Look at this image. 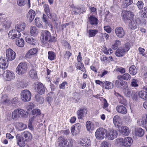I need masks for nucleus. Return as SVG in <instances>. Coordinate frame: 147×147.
<instances>
[{
    "label": "nucleus",
    "instance_id": "obj_1",
    "mask_svg": "<svg viewBox=\"0 0 147 147\" xmlns=\"http://www.w3.org/2000/svg\"><path fill=\"white\" fill-rule=\"evenodd\" d=\"M40 38L42 42L47 47H49L52 42L56 41L55 37L51 36L50 32L47 30L42 31Z\"/></svg>",
    "mask_w": 147,
    "mask_h": 147
},
{
    "label": "nucleus",
    "instance_id": "obj_2",
    "mask_svg": "<svg viewBox=\"0 0 147 147\" xmlns=\"http://www.w3.org/2000/svg\"><path fill=\"white\" fill-rule=\"evenodd\" d=\"M28 65L26 63H21L18 65L16 69V72L20 75H22L27 71Z\"/></svg>",
    "mask_w": 147,
    "mask_h": 147
},
{
    "label": "nucleus",
    "instance_id": "obj_3",
    "mask_svg": "<svg viewBox=\"0 0 147 147\" xmlns=\"http://www.w3.org/2000/svg\"><path fill=\"white\" fill-rule=\"evenodd\" d=\"M26 111L21 109H16L12 112L11 117L13 119H17L20 117H25Z\"/></svg>",
    "mask_w": 147,
    "mask_h": 147
},
{
    "label": "nucleus",
    "instance_id": "obj_4",
    "mask_svg": "<svg viewBox=\"0 0 147 147\" xmlns=\"http://www.w3.org/2000/svg\"><path fill=\"white\" fill-rule=\"evenodd\" d=\"M107 130L102 127L98 128L95 133L96 138L98 140H102L105 138V134H107Z\"/></svg>",
    "mask_w": 147,
    "mask_h": 147
},
{
    "label": "nucleus",
    "instance_id": "obj_5",
    "mask_svg": "<svg viewBox=\"0 0 147 147\" xmlns=\"http://www.w3.org/2000/svg\"><path fill=\"white\" fill-rule=\"evenodd\" d=\"M21 96L22 100L24 102H27L30 100L31 94L29 90H24L21 92Z\"/></svg>",
    "mask_w": 147,
    "mask_h": 147
},
{
    "label": "nucleus",
    "instance_id": "obj_6",
    "mask_svg": "<svg viewBox=\"0 0 147 147\" xmlns=\"http://www.w3.org/2000/svg\"><path fill=\"white\" fill-rule=\"evenodd\" d=\"M34 88L40 94L45 93V88L40 82H37L34 84Z\"/></svg>",
    "mask_w": 147,
    "mask_h": 147
},
{
    "label": "nucleus",
    "instance_id": "obj_7",
    "mask_svg": "<svg viewBox=\"0 0 147 147\" xmlns=\"http://www.w3.org/2000/svg\"><path fill=\"white\" fill-rule=\"evenodd\" d=\"M118 135L117 131L115 130H110L106 134V137L109 140H112L116 138Z\"/></svg>",
    "mask_w": 147,
    "mask_h": 147
},
{
    "label": "nucleus",
    "instance_id": "obj_8",
    "mask_svg": "<svg viewBox=\"0 0 147 147\" xmlns=\"http://www.w3.org/2000/svg\"><path fill=\"white\" fill-rule=\"evenodd\" d=\"M123 14V19L125 22L127 20L132 19L134 17L133 13L129 11H124Z\"/></svg>",
    "mask_w": 147,
    "mask_h": 147
},
{
    "label": "nucleus",
    "instance_id": "obj_9",
    "mask_svg": "<svg viewBox=\"0 0 147 147\" xmlns=\"http://www.w3.org/2000/svg\"><path fill=\"white\" fill-rule=\"evenodd\" d=\"M6 57L7 61H12L15 58L16 54L11 49H9L6 50Z\"/></svg>",
    "mask_w": 147,
    "mask_h": 147
},
{
    "label": "nucleus",
    "instance_id": "obj_10",
    "mask_svg": "<svg viewBox=\"0 0 147 147\" xmlns=\"http://www.w3.org/2000/svg\"><path fill=\"white\" fill-rule=\"evenodd\" d=\"M115 32L117 36L121 38H123L125 34L124 30L120 26L117 27L115 28Z\"/></svg>",
    "mask_w": 147,
    "mask_h": 147
},
{
    "label": "nucleus",
    "instance_id": "obj_11",
    "mask_svg": "<svg viewBox=\"0 0 147 147\" xmlns=\"http://www.w3.org/2000/svg\"><path fill=\"white\" fill-rule=\"evenodd\" d=\"M8 35L11 39H13L15 38H19L21 36V34L16 30L13 29L9 32Z\"/></svg>",
    "mask_w": 147,
    "mask_h": 147
},
{
    "label": "nucleus",
    "instance_id": "obj_12",
    "mask_svg": "<svg viewBox=\"0 0 147 147\" xmlns=\"http://www.w3.org/2000/svg\"><path fill=\"white\" fill-rule=\"evenodd\" d=\"M122 79H119L116 80L115 85L117 88H121L122 87L124 88H127L128 84L127 83L122 80Z\"/></svg>",
    "mask_w": 147,
    "mask_h": 147
},
{
    "label": "nucleus",
    "instance_id": "obj_13",
    "mask_svg": "<svg viewBox=\"0 0 147 147\" xmlns=\"http://www.w3.org/2000/svg\"><path fill=\"white\" fill-rule=\"evenodd\" d=\"M80 124L79 123H77L72 126L71 130L72 134L74 135L78 134L80 132Z\"/></svg>",
    "mask_w": 147,
    "mask_h": 147
},
{
    "label": "nucleus",
    "instance_id": "obj_14",
    "mask_svg": "<svg viewBox=\"0 0 147 147\" xmlns=\"http://www.w3.org/2000/svg\"><path fill=\"white\" fill-rule=\"evenodd\" d=\"M87 112V111L86 108L82 107L77 112L78 118L82 119V117L86 115Z\"/></svg>",
    "mask_w": 147,
    "mask_h": 147
},
{
    "label": "nucleus",
    "instance_id": "obj_15",
    "mask_svg": "<svg viewBox=\"0 0 147 147\" xmlns=\"http://www.w3.org/2000/svg\"><path fill=\"white\" fill-rule=\"evenodd\" d=\"M139 97L145 100H147V87H144L143 90H141L138 93Z\"/></svg>",
    "mask_w": 147,
    "mask_h": 147
},
{
    "label": "nucleus",
    "instance_id": "obj_16",
    "mask_svg": "<svg viewBox=\"0 0 147 147\" xmlns=\"http://www.w3.org/2000/svg\"><path fill=\"white\" fill-rule=\"evenodd\" d=\"M4 76H5L6 80L7 81H10L14 78V74L11 71L7 70L5 73L4 74Z\"/></svg>",
    "mask_w": 147,
    "mask_h": 147
},
{
    "label": "nucleus",
    "instance_id": "obj_17",
    "mask_svg": "<svg viewBox=\"0 0 147 147\" xmlns=\"http://www.w3.org/2000/svg\"><path fill=\"white\" fill-rule=\"evenodd\" d=\"M79 144L83 146L87 147L91 144V141L90 139L86 138L80 139L79 141Z\"/></svg>",
    "mask_w": 147,
    "mask_h": 147
},
{
    "label": "nucleus",
    "instance_id": "obj_18",
    "mask_svg": "<svg viewBox=\"0 0 147 147\" xmlns=\"http://www.w3.org/2000/svg\"><path fill=\"white\" fill-rule=\"evenodd\" d=\"M116 111L119 113L123 114H125L127 113V110L126 108L124 106L121 105H118L116 107Z\"/></svg>",
    "mask_w": 147,
    "mask_h": 147
},
{
    "label": "nucleus",
    "instance_id": "obj_19",
    "mask_svg": "<svg viewBox=\"0 0 147 147\" xmlns=\"http://www.w3.org/2000/svg\"><path fill=\"white\" fill-rule=\"evenodd\" d=\"M98 19L94 16L91 15L88 18V23L92 25H96L98 24Z\"/></svg>",
    "mask_w": 147,
    "mask_h": 147
},
{
    "label": "nucleus",
    "instance_id": "obj_20",
    "mask_svg": "<svg viewBox=\"0 0 147 147\" xmlns=\"http://www.w3.org/2000/svg\"><path fill=\"white\" fill-rule=\"evenodd\" d=\"M35 15V11L32 9H30L27 14V19L30 22H31L34 20Z\"/></svg>",
    "mask_w": 147,
    "mask_h": 147
},
{
    "label": "nucleus",
    "instance_id": "obj_21",
    "mask_svg": "<svg viewBox=\"0 0 147 147\" xmlns=\"http://www.w3.org/2000/svg\"><path fill=\"white\" fill-rule=\"evenodd\" d=\"M26 27V24L24 22H21L16 25L15 27L16 30L20 32L23 31Z\"/></svg>",
    "mask_w": 147,
    "mask_h": 147
},
{
    "label": "nucleus",
    "instance_id": "obj_22",
    "mask_svg": "<svg viewBox=\"0 0 147 147\" xmlns=\"http://www.w3.org/2000/svg\"><path fill=\"white\" fill-rule=\"evenodd\" d=\"M38 52V49L36 48H33L30 50L26 54L27 58H31L32 55H36Z\"/></svg>",
    "mask_w": 147,
    "mask_h": 147
},
{
    "label": "nucleus",
    "instance_id": "obj_23",
    "mask_svg": "<svg viewBox=\"0 0 147 147\" xmlns=\"http://www.w3.org/2000/svg\"><path fill=\"white\" fill-rule=\"evenodd\" d=\"M4 20L2 24V26L5 29H8L11 26V21L9 19L5 18H4Z\"/></svg>",
    "mask_w": 147,
    "mask_h": 147
},
{
    "label": "nucleus",
    "instance_id": "obj_24",
    "mask_svg": "<svg viewBox=\"0 0 147 147\" xmlns=\"http://www.w3.org/2000/svg\"><path fill=\"white\" fill-rule=\"evenodd\" d=\"M117 78L119 79H122L127 81L130 80L131 76L128 73H125L123 75L118 76Z\"/></svg>",
    "mask_w": 147,
    "mask_h": 147
},
{
    "label": "nucleus",
    "instance_id": "obj_25",
    "mask_svg": "<svg viewBox=\"0 0 147 147\" xmlns=\"http://www.w3.org/2000/svg\"><path fill=\"white\" fill-rule=\"evenodd\" d=\"M132 142V140L131 137H126L124 139L123 145L126 147L129 146H131Z\"/></svg>",
    "mask_w": 147,
    "mask_h": 147
},
{
    "label": "nucleus",
    "instance_id": "obj_26",
    "mask_svg": "<svg viewBox=\"0 0 147 147\" xmlns=\"http://www.w3.org/2000/svg\"><path fill=\"white\" fill-rule=\"evenodd\" d=\"M119 131L123 135L125 136L128 135L130 133L129 128L126 126L121 127Z\"/></svg>",
    "mask_w": 147,
    "mask_h": 147
},
{
    "label": "nucleus",
    "instance_id": "obj_27",
    "mask_svg": "<svg viewBox=\"0 0 147 147\" xmlns=\"http://www.w3.org/2000/svg\"><path fill=\"white\" fill-rule=\"evenodd\" d=\"M126 52L122 48L118 49L115 53L116 55L119 57H121L123 56Z\"/></svg>",
    "mask_w": 147,
    "mask_h": 147
},
{
    "label": "nucleus",
    "instance_id": "obj_28",
    "mask_svg": "<svg viewBox=\"0 0 147 147\" xmlns=\"http://www.w3.org/2000/svg\"><path fill=\"white\" fill-rule=\"evenodd\" d=\"M103 87L105 88V89H112L113 87V84L111 82L105 81H104V83L103 84Z\"/></svg>",
    "mask_w": 147,
    "mask_h": 147
},
{
    "label": "nucleus",
    "instance_id": "obj_29",
    "mask_svg": "<svg viewBox=\"0 0 147 147\" xmlns=\"http://www.w3.org/2000/svg\"><path fill=\"white\" fill-rule=\"evenodd\" d=\"M27 3L28 4L30 7V0H18L17 4L20 6H23Z\"/></svg>",
    "mask_w": 147,
    "mask_h": 147
},
{
    "label": "nucleus",
    "instance_id": "obj_30",
    "mask_svg": "<svg viewBox=\"0 0 147 147\" xmlns=\"http://www.w3.org/2000/svg\"><path fill=\"white\" fill-rule=\"evenodd\" d=\"M23 136L25 139V140L30 141L32 138V135L30 132L28 131H24L23 134Z\"/></svg>",
    "mask_w": 147,
    "mask_h": 147
},
{
    "label": "nucleus",
    "instance_id": "obj_31",
    "mask_svg": "<svg viewBox=\"0 0 147 147\" xmlns=\"http://www.w3.org/2000/svg\"><path fill=\"white\" fill-rule=\"evenodd\" d=\"M138 20H131L129 22V26L130 28L131 29H136L138 26L137 21Z\"/></svg>",
    "mask_w": 147,
    "mask_h": 147
},
{
    "label": "nucleus",
    "instance_id": "obj_32",
    "mask_svg": "<svg viewBox=\"0 0 147 147\" xmlns=\"http://www.w3.org/2000/svg\"><path fill=\"white\" fill-rule=\"evenodd\" d=\"M58 140L59 143L58 147H64L66 143L65 142V139L62 136H60Z\"/></svg>",
    "mask_w": 147,
    "mask_h": 147
},
{
    "label": "nucleus",
    "instance_id": "obj_33",
    "mask_svg": "<svg viewBox=\"0 0 147 147\" xmlns=\"http://www.w3.org/2000/svg\"><path fill=\"white\" fill-rule=\"evenodd\" d=\"M7 67L6 61L3 58L0 59V68L3 69H5Z\"/></svg>",
    "mask_w": 147,
    "mask_h": 147
},
{
    "label": "nucleus",
    "instance_id": "obj_34",
    "mask_svg": "<svg viewBox=\"0 0 147 147\" xmlns=\"http://www.w3.org/2000/svg\"><path fill=\"white\" fill-rule=\"evenodd\" d=\"M135 134L136 136L142 137L144 134V130L141 128H137L136 129Z\"/></svg>",
    "mask_w": 147,
    "mask_h": 147
},
{
    "label": "nucleus",
    "instance_id": "obj_35",
    "mask_svg": "<svg viewBox=\"0 0 147 147\" xmlns=\"http://www.w3.org/2000/svg\"><path fill=\"white\" fill-rule=\"evenodd\" d=\"M44 10L47 13L48 17L49 18L52 17L51 14L50 13V11L49 5L47 4H45L44 5Z\"/></svg>",
    "mask_w": 147,
    "mask_h": 147
},
{
    "label": "nucleus",
    "instance_id": "obj_36",
    "mask_svg": "<svg viewBox=\"0 0 147 147\" xmlns=\"http://www.w3.org/2000/svg\"><path fill=\"white\" fill-rule=\"evenodd\" d=\"M123 91L124 93L126 96L130 97L131 96H132L133 93L132 90L126 88H124Z\"/></svg>",
    "mask_w": 147,
    "mask_h": 147
},
{
    "label": "nucleus",
    "instance_id": "obj_37",
    "mask_svg": "<svg viewBox=\"0 0 147 147\" xmlns=\"http://www.w3.org/2000/svg\"><path fill=\"white\" fill-rule=\"evenodd\" d=\"M26 41L28 43L33 45H35L36 42V40L32 37H26Z\"/></svg>",
    "mask_w": 147,
    "mask_h": 147
},
{
    "label": "nucleus",
    "instance_id": "obj_38",
    "mask_svg": "<svg viewBox=\"0 0 147 147\" xmlns=\"http://www.w3.org/2000/svg\"><path fill=\"white\" fill-rule=\"evenodd\" d=\"M129 71L130 74L133 75H135L137 74V69L134 65L131 66L129 68Z\"/></svg>",
    "mask_w": 147,
    "mask_h": 147
},
{
    "label": "nucleus",
    "instance_id": "obj_39",
    "mask_svg": "<svg viewBox=\"0 0 147 147\" xmlns=\"http://www.w3.org/2000/svg\"><path fill=\"white\" fill-rule=\"evenodd\" d=\"M16 45L20 47H23L24 45V40L22 38H18L16 40Z\"/></svg>",
    "mask_w": 147,
    "mask_h": 147
},
{
    "label": "nucleus",
    "instance_id": "obj_40",
    "mask_svg": "<svg viewBox=\"0 0 147 147\" xmlns=\"http://www.w3.org/2000/svg\"><path fill=\"white\" fill-rule=\"evenodd\" d=\"M77 69L80 70L84 72H85L86 71L84 66V64L81 62H78L77 64H76Z\"/></svg>",
    "mask_w": 147,
    "mask_h": 147
},
{
    "label": "nucleus",
    "instance_id": "obj_41",
    "mask_svg": "<svg viewBox=\"0 0 147 147\" xmlns=\"http://www.w3.org/2000/svg\"><path fill=\"white\" fill-rule=\"evenodd\" d=\"M38 33V31L36 28L33 26H31L30 27V34L32 36H35Z\"/></svg>",
    "mask_w": 147,
    "mask_h": 147
},
{
    "label": "nucleus",
    "instance_id": "obj_42",
    "mask_svg": "<svg viewBox=\"0 0 147 147\" xmlns=\"http://www.w3.org/2000/svg\"><path fill=\"white\" fill-rule=\"evenodd\" d=\"M29 75L30 77L32 79L35 78L37 77V73L36 71L33 69H32L30 70Z\"/></svg>",
    "mask_w": 147,
    "mask_h": 147
},
{
    "label": "nucleus",
    "instance_id": "obj_43",
    "mask_svg": "<svg viewBox=\"0 0 147 147\" xmlns=\"http://www.w3.org/2000/svg\"><path fill=\"white\" fill-rule=\"evenodd\" d=\"M134 0H125L123 1V7L126 8L128 6L132 4Z\"/></svg>",
    "mask_w": 147,
    "mask_h": 147
},
{
    "label": "nucleus",
    "instance_id": "obj_44",
    "mask_svg": "<svg viewBox=\"0 0 147 147\" xmlns=\"http://www.w3.org/2000/svg\"><path fill=\"white\" fill-rule=\"evenodd\" d=\"M32 113L34 116L32 118H33V119L34 118V119L36 116L40 114V110L38 109H33L32 111Z\"/></svg>",
    "mask_w": 147,
    "mask_h": 147
},
{
    "label": "nucleus",
    "instance_id": "obj_45",
    "mask_svg": "<svg viewBox=\"0 0 147 147\" xmlns=\"http://www.w3.org/2000/svg\"><path fill=\"white\" fill-rule=\"evenodd\" d=\"M35 97L38 103L42 104L44 102V100L43 97L38 94L36 95Z\"/></svg>",
    "mask_w": 147,
    "mask_h": 147
},
{
    "label": "nucleus",
    "instance_id": "obj_46",
    "mask_svg": "<svg viewBox=\"0 0 147 147\" xmlns=\"http://www.w3.org/2000/svg\"><path fill=\"white\" fill-rule=\"evenodd\" d=\"M86 126L87 130L88 131L93 130L94 127L93 124L90 121H88L86 123Z\"/></svg>",
    "mask_w": 147,
    "mask_h": 147
},
{
    "label": "nucleus",
    "instance_id": "obj_47",
    "mask_svg": "<svg viewBox=\"0 0 147 147\" xmlns=\"http://www.w3.org/2000/svg\"><path fill=\"white\" fill-rule=\"evenodd\" d=\"M98 30L96 29L90 30L88 31L89 36L90 37L94 36L98 33Z\"/></svg>",
    "mask_w": 147,
    "mask_h": 147
},
{
    "label": "nucleus",
    "instance_id": "obj_48",
    "mask_svg": "<svg viewBox=\"0 0 147 147\" xmlns=\"http://www.w3.org/2000/svg\"><path fill=\"white\" fill-rule=\"evenodd\" d=\"M56 55L55 53L52 51H49L48 53V57L49 59L51 60H54L55 57Z\"/></svg>",
    "mask_w": 147,
    "mask_h": 147
},
{
    "label": "nucleus",
    "instance_id": "obj_49",
    "mask_svg": "<svg viewBox=\"0 0 147 147\" xmlns=\"http://www.w3.org/2000/svg\"><path fill=\"white\" fill-rule=\"evenodd\" d=\"M141 14L143 18H147V7H144V9L141 11Z\"/></svg>",
    "mask_w": 147,
    "mask_h": 147
},
{
    "label": "nucleus",
    "instance_id": "obj_50",
    "mask_svg": "<svg viewBox=\"0 0 147 147\" xmlns=\"http://www.w3.org/2000/svg\"><path fill=\"white\" fill-rule=\"evenodd\" d=\"M118 101L120 104L125 105L126 104L127 101L126 99L124 98L123 96L121 97L118 98Z\"/></svg>",
    "mask_w": 147,
    "mask_h": 147
},
{
    "label": "nucleus",
    "instance_id": "obj_51",
    "mask_svg": "<svg viewBox=\"0 0 147 147\" xmlns=\"http://www.w3.org/2000/svg\"><path fill=\"white\" fill-rule=\"evenodd\" d=\"M102 102L103 104V108L105 109L107 111H108V107L109 106V104L108 103L106 100L104 98H102Z\"/></svg>",
    "mask_w": 147,
    "mask_h": 147
},
{
    "label": "nucleus",
    "instance_id": "obj_52",
    "mask_svg": "<svg viewBox=\"0 0 147 147\" xmlns=\"http://www.w3.org/2000/svg\"><path fill=\"white\" fill-rule=\"evenodd\" d=\"M65 142H66V145L68 143L67 146L68 147H70L73 145V140L71 139L68 138L65 139Z\"/></svg>",
    "mask_w": 147,
    "mask_h": 147
},
{
    "label": "nucleus",
    "instance_id": "obj_53",
    "mask_svg": "<svg viewBox=\"0 0 147 147\" xmlns=\"http://www.w3.org/2000/svg\"><path fill=\"white\" fill-rule=\"evenodd\" d=\"M61 42L62 45L64 46L65 48H67L69 49L71 48V47L69 44L65 40H62L61 41Z\"/></svg>",
    "mask_w": 147,
    "mask_h": 147
},
{
    "label": "nucleus",
    "instance_id": "obj_54",
    "mask_svg": "<svg viewBox=\"0 0 147 147\" xmlns=\"http://www.w3.org/2000/svg\"><path fill=\"white\" fill-rule=\"evenodd\" d=\"M138 80L135 79H133L132 80V82H131V86L134 87H137L138 86V85L137 84Z\"/></svg>",
    "mask_w": 147,
    "mask_h": 147
},
{
    "label": "nucleus",
    "instance_id": "obj_55",
    "mask_svg": "<svg viewBox=\"0 0 147 147\" xmlns=\"http://www.w3.org/2000/svg\"><path fill=\"white\" fill-rule=\"evenodd\" d=\"M131 47L130 44L129 42H127L125 44L124 47L122 48L124 49L126 52L128 51Z\"/></svg>",
    "mask_w": 147,
    "mask_h": 147
},
{
    "label": "nucleus",
    "instance_id": "obj_56",
    "mask_svg": "<svg viewBox=\"0 0 147 147\" xmlns=\"http://www.w3.org/2000/svg\"><path fill=\"white\" fill-rule=\"evenodd\" d=\"M19 127L20 130H24L27 127L26 125L22 123H19Z\"/></svg>",
    "mask_w": 147,
    "mask_h": 147
},
{
    "label": "nucleus",
    "instance_id": "obj_57",
    "mask_svg": "<svg viewBox=\"0 0 147 147\" xmlns=\"http://www.w3.org/2000/svg\"><path fill=\"white\" fill-rule=\"evenodd\" d=\"M18 86L22 88H24L26 86V84L25 83H24L23 80H19L18 81Z\"/></svg>",
    "mask_w": 147,
    "mask_h": 147
},
{
    "label": "nucleus",
    "instance_id": "obj_58",
    "mask_svg": "<svg viewBox=\"0 0 147 147\" xmlns=\"http://www.w3.org/2000/svg\"><path fill=\"white\" fill-rule=\"evenodd\" d=\"M136 5L139 9H141L143 7L144 3L142 1H139L137 3Z\"/></svg>",
    "mask_w": 147,
    "mask_h": 147
},
{
    "label": "nucleus",
    "instance_id": "obj_59",
    "mask_svg": "<svg viewBox=\"0 0 147 147\" xmlns=\"http://www.w3.org/2000/svg\"><path fill=\"white\" fill-rule=\"evenodd\" d=\"M67 84V82L66 81L63 82L61 84L59 85V88L60 89H65V86Z\"/></svg>",
    "mask_w": 147,
    "mask_h": 147
},
{
    "label": "nucleus",
    "instance_id": "obj_60",
    "mask_svg": "<svg viewBox=\"0 0 147 147\" xmlns=\"http://www.w3.org/2000/svg\"><path fill=\"white\" fill-rule=\"evenodd\" d=\"M81 12V8H75L73 11V13L75 14H78Z\"/></svg>",
    "mask_w": 147,
    "mask_h": 147
},
{
    "label": "nucleus",
    "instance_id": "obj_61",
    "mask_svg": "<svg viewBox=\"0 0 147 147\" xmlns=\"http://www.w3.org/2000/svg\"><path fill=\"white\" fill-rule=\"evenodd\" d=\"M124 140L122 138H119L116 140L117 143L119 144L123 145Z\"/></svg>",
    "mask_w": 147,
    "mask_h": 147
},
{
    "label": "nucleus",
    "instance_id": "obj_62",
    "mask_svg": "<svg viewBox=\"0 0 147 147\" xmlns=\"http://www.w3.org/2000/svg\"><path fill=\"white\" fill-rule=\"evenodd\" d=\"M116 71L120 72L121 74H124L125 72V69L122 67L117 68L116 69Z\"/></svg>",
    "mask_w": 147,
    "mask_h": 147
},
{
    "label": "nucleus",
    "instance_id": "obj_63",
    "mask_svg": "<svg viewBox=\"0 0 147 147\" xmlns=\"http://www.w3.org/2000/svg\"><path fill=\"white\" fill-rule=\"evenodd\" d=\"M34 119V118L33 119V118H32L31 119H30L29 121V123L28 125V127L29 129L31 130H32L33 129V127L32 126V121Z\"/></svg>",
    "mask_w": 147,
    "mask_h": 147
},
{
    "label": "nucleus",
    "instance_id": "obj_64",
    "mask_svg": "<svg viewBox=\"0 0 147 147\" xmlns=\"http://www.w3.org/2000/svg\"><path fill=\"white\" fill-rule=\"evenodd\" d=\"M109 144L105 141H103L101 144V147H109Z\"/></svg>",
    "mask_w": 147,
    "mask_h": 147
}]
</instances>
